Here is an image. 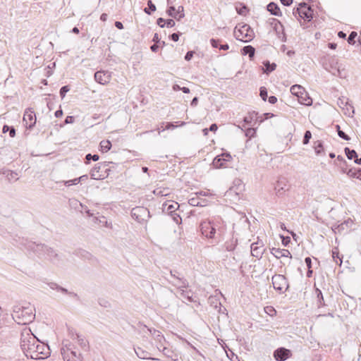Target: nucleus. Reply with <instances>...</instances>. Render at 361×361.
Returning a JSON list of instances; mask_svg holds the SVG:
<instances>
[{
	"mask_svg": "<svg viewBox=\"0 0 361 361\" xmlns=\"http://www.w3.org/2000/svg\"><path fill=\"white\" fill-rule=\"evenodd\" d=\"M102 152H107L111 148V143L109 140H104L99 144Z\"/></svg>",
	"mask_w": 361,
	"mask_h": 361,
	"instance_id": "obj_33",
	"label": "nucleus"
},
{
	"mask_svg": "<svg viewBox=\"0 0 361 361\" xmlns=\"http://www.w3.org/2000/svg\"><path fill=\"white\" fill-rule=\"evenodd\" d=\"M131 216L137 222L142 223L150 218V213L145 207H136L132 209Z\"/></svg>",
	"mask_w": 361,
	"mask_h": 361,
	"instance_id": "obj_10",
	"label": "nucleus"
},
{
	"mask_svg": "<svg viewBox=\"0 0 361 361\" xmlns=\"http://www.w3.org/2000/svg\"><path fill=\"white\" fill-rule=\"evenodd\" d=\"M76 338L78 341V343L80 346V348L85 351H87L89 349L88 341L86 340L84 336L80 335L79 334H76Z\"/></svg>",
	"mask_w": 361,
	"mask_h": 361,
	"instance_id": "obj_28",
	"label": "nucleus"
},
{
	"mask_svg": "<svg viewBox=\"0 0 361 361\" xmlns=\"http://www.w3.org/2000/svg\"><path fill=\"white\" fill-rule=\"evenodd\" d=\"M148 8H144V12L147 15H151L152 12H154L157 9L156 6L153 4L152 0L147 1Z\"/></svg>",
	"mask_w": 361,
	"mask_h": 361,
	"instance_id": "obj_39",
	"label": "nucleus"
},
{
	"mask_svg": "<svg viewBox=\"0 0 361 361\" xmlns=\"http://www.w3.org/2000/svg\"><path fill=\"white\" fill-rule=\"evenodd\" d=\"M346 174L350 177V178H356L357 176V169H348V171L346 172Z\"/></svg>",
	"mask_w": 361,
	"mask_h": 361,
	"instance_id": "obj_55",
	"label": "nucleus"
},
{
	"mask_svg": "<svg viewBox=\"0 0 361 361\" xmlns=\"http://www.w3.org/2000/svg\"><path fill=\"white\" fill-rule=\"evenodd\" d=\"M269 20H270V24L273 26V27H274L275 25H279V26L280 27V28L282 31V35H283V37H282L281 40L283 42H286V35L284 32L283 25L281 23V22L279 20H277L276 18H271V19H269Z\"/></svg>",
	"mask_w": 361,
	"mask_h": 361,
	"instance_id": "obj_35",
	"label": "nucleus"
},
{
	"mask_svg": "<svg viewBox=\"0 0 361 361\" xmlns=\"http://www.w3.org/2000/svg\"><path fill=\"white\" fill-rule=\"evenodd\" d=\"M314 150L317 155H321L324 152V147L322 141L317 140L314 142Z\"/></svg>",
	"mask_w": 361,
	"mask_h": 361,
	"instance_id": "obj_42",
	"label": "nucleus"
},
{
	"mask_svg": "<svg viewBox=\"0 0 361 361\" xmlns=\"http://www.w3.org/2000/svg\"><path fill=\"white\" fill-rule=\"evenodd\" d=\"M234 37L237 40L249 42L255 37V32L249 25L238 24L234 29Z\"/></svg>",
	"mask_w": 361,
	"mask_h": 361,
	"instance_id": "obj_6",
	"label": "nucleus"
},
{
	"mask_svg": "<svg viewBox=\"0 0 361 361\" xmlns=\"http://www.w3.org/2000/svg\"><path fill=\"white\" fill-rule=\"evenodd\" d=\"M171 276L176 280V282L173 283L174 286H180V288H187L188 282L183 278L180 276V274L177 271H170Z\"/></svg>",
	"mask_w": 361,
	"mask_h": 361,
	"instance_id": "obj_18",
	"label": "nucleus"
},
{
	"mask_svg": "<svg viewBox=\"0 0 361 361\" xmlns=\"http://www.w3.org/2000/svg\"><path fill=\"white\" fill-rule=\"evenodd\" d=\"M258 243H252L250 246L252 255L257 258L262 257L264 250L262 246L257 245Z\"/></svg>",
	"mask_w": 361,
	"mask_h": 361,
	"instance_id": "obj_24",
	"label": "nucleus"
},
{
	"mask_svg": "<svg viewBox=\"0 0 361 361\" xmlns=\"http://www.w3.org/2000/svg\"><path fill=\"white\" fill-rule=\"evenodd\" d=\"M344 152H345V154L347 158L350 160H351L353 159H355L357 157V153L356 152V151L355 149H350L348 147H345L344 149Z\"/></svg>",
	"mask_w": 361,
	"mask_h": 361,
	"instance_id": "obj_38",
	"label": "nucleus"
},
{
	"mask_svg": "<svg viewBox=\"0 0 361 361\" xmlns=\"http://www.w3.org/2000/svg\"><path fill=\"white\" fill-rule=\"evenodd\" d=\"M300 12H301V7L299 6V7L293 8V14L295 16V17L300 18V14H301Z\"/></svg>",
	"mask_w": 361,
	"mask_h": 361,
	"instance_id": "obj_63",
	"label": "nucleus"
},
{
	"mask_svg": "<svg viewBox=\"0 0 361 361\" xmlns=\"http://www.w3.org/2000/svg\"><path fill=\"white\" fill-rule=\"evenodd\" d=\"M35 309L30 303L25 305H17L13 307L12 318L18 324L25 325L35 317Z\"/></svg>",
	"mask_w": 361,
	"mask_h": 361,
	"instance_id": "obj_3",
	"label": "nucleus"
},
{
	"mask_svg": "<svg viewBox=\"0 0 361 361\" xmlns=\"http://www.w3.org/2000/svg\"><path fill=\"white\" fill-rule=\"evenodd\" d=\"M179 207V204L176 202H166L162 204V211L164 213L171 214L175 212Z\"/></svg>",
	"mask_w": 361,
	"mask_h": 361,
	"instance_id": "obj_20",
	"label": "nucleus"
},
{
	"mask_svg": "<svg viewBox=\"0 0 361 361\" xmlns=\"http://www.w3.org/2000/svg\"><path fill=\"white\" fill-rule=\"evenodd\" d=\"M305 262L308 269L312 268V259L310 257H305Z\"/></svg>",
	"mask_w": 361,
	"mask_h": 361,
	"instance_id": "obj_64",
	"label": "nucleus"
},
{
	"mask_svg": "<svg viewBox=\"0 0 361 361\" xmlns=\"http://www.w3.org/2000/svg\"><path fill=\"white\" fill-rule=\"evenodd\" d=\"M259 95L263 101H266L268 98V91L265 87L259 88Z\"/></svg>",
	"mask_w": 361,
	"mask_h": 361,
	"instance_id": "obj_46",
	"label": "nucleus"
},
{
	"mask_svg": "<svg viewBox=\"0 0 361 361\" xmlns=\"http://www.w3.org/2000/svg\"><path fill=\"white\" fill-rule=\"evenodd\" d=\"M145 328H147V331H149V333L153 336V337L157 342L161 343L162 341H165L164 336L159 331L155 329L147 328L146 326H145Z\"/></svg>",
	"mask_w": 361,
	"mask_h": 361,
	"instance_id": "obj_29",
	"label": "nucleus"
},
{
	"mask_svg": "<svg viewBox=\"0 0 361 361\" xmlns=\"http://www.w3.org/2000/svg\"><path fill=\"white\" fill-rule=\"evenodd\" d=\"M241 54L244 56L248 55L250 59L253 60L255 54V49L251 45L245 46L241 49Z\"/></svg>",
	"mask_w": 361,
	"mask_h": 361,
	"instance_id": "obj_26",
	"label": "nucleus"
},
{
	"mask_svg": "<svg viewBox=\"0 0 361 361\" xmlns=\"http://www.w3.org/2000/svg\"><path fill=\"white\" fill-rule=\"evenodd\" d=\"M137 356L140 359H148L152 360H159L158 358L149 357V353L142 350L141 348H135Z\"/></svg>",
	"mask_w": 361,
	"mask_h": 361,
	"instance_id": "obj_23",
	"label": "nucleus"
},
{
	"mask_svg": "<svg viewBox=\"0 0 361 361\" xmlns=\"http://www.w3.org/2000/svg\"><path fill=\"white\" fill-rule=\"evenodd\" d=\"M290 92L298 97V100L301 104L305 106H311L312 104V99L301 85H293L290 87Z\"/></svg>",
	"mask_w": 361,
	"mask_h": 361,
	"instance_id": "obj_7",
	"label": "nucleus"
},
{
	"mask_svg": "<svg viewBox=\"0 0 361 361\" xmlns=\"http://www.w3.org/2000/svg\"><path fill=\"white\" fill-rule=\"evenodd\" d=\"M232 159V157L228 152L222 153L220 155H217L213 160L212 164L216 169H220L225 166V164L230 161Z\"/></svg>",
	"mask_w": 361,
	"mask_h": 361,
	"instance_id": "obj_12",
	"label": "nucleus"
},
{
	"mask_svg": "<svg viewBox=\"0 0 361 361\" xmlns=\"http://www.w3.org/2000/svg\"><path fill=\"white\" fill-rule=\"evenodd\" d=\"M353 221L351 220L345 221L343 223L338 225L337 227H336L334 229V231L335 233L338 232H342L345 229V227H348L349 224H352Z\"/></svg>",
	"mask_w": 361,
	"mask_h": 361,
	"instance_id": "obj_37",
	"label": "nucleus"
},
{
	"mask_svg": "<svg viewBox=\"0 0 361 361\" xmlns=\"http://www.w3.org/2000/svg\"><path fill=\"white\" fill-rule=\"evenodd\" d=\"M315 294L317 295V304H318V307H321V306H325L326 304H325V302H324V296H323V294L322 293V290L317 288H315Z\"/></svg>",
	"mask_w": 361,
	"mask_h": 361,
	"instance_id": "obj_34",
	"label": "nucleus"
},
{
	"mask_svg": "<svg viewBox=\"0 0 361 361\" xmlns=\"http://www.w3.org/2000/svg\"><path fill=\"white\" fill-rule=\"evenodd\" d=\"M36 121L37 118L35 112L31 111L30 109H27L23 116V121L28 126L27 128L32 129L35 125Z\"/></svg>",
	"mask_w": 361,
	"mask_h": 361,
	"instance_id": "obj_17",
	"label": "nucleus"
},
{
	"mask_svg": "<svg viewBox=\"0 0 361 361\" xmlns=\"http://www.w3.org/2000/svg\"><path fill=\"white\" fill-rule=\"evenodd\" d=\"M94 80L101 85H106L111 80V73L105 71H99L94 73Z\"/></svg>",
	"mask_w": 361,
	"mask_h": 361,
	"instance_id": "obj_15",
	"label": "nucleus"
},
{
	"mask_svg": "<svg viewBox=\"0 0 361 361\" xmlns=\"http://www.w3.org/2000/svg\"><path fill=\"white\" fill-rule=\"evenodd\" d=\"M45 256H47V257L51 261H53L54 259H59V255L56 253V252L52 247H50L49 246L47 249Z\"/></svg>",
	"mask_w": 361,
	"mask_h": 361,
	"instance_id": "obj_32",
	"label": "nucleus"
},
{
	"mask_svg": "<svg viewBox=\"0 0 361 361\" xmlns=\"http://www.w3.org/2000/svg\"><path fill=\"white\" fill-rule=\"evenodd\" d=\"M271 254L276 257L277 259H279L281 257H292L291 253L289 252V250L286 249H280V248H275L273 247L271 251Z\"/></svg>",
	"mask_w": 361,
	"mask_h": 361,
	"instance_id": "obj_21",
	"label": "nucleus"
},
{
	"mask_svg": "<svg viewBox=\"0 0 361 361\" xmlns=\"http://www.w3.org/2000/svg\"><path fill=\"white\" fill-rule=\"evenodd\" d=\"M61 353L64 361H82L83 360L82 355L78 353L75 345L68 341H63Z\"/></svg>",
	"mask_w": 361,
	"mask_h": 361,
	"instance_id": "obj_5",
	"label": "nucleus"
},
{
	"mask_svg": "<svg viewBox=\"0 0 361 361\" xmlns=\"http://www.w3.org/2000/svg\"><path fill=\"white\" fill-rule=\"evenodd\" d=\"M273 287L279 293H284L288 290L289 283L288 279L282 274H275L271 278Z\"/></svg>",
	"mask_w": 361,
	"mask_h": 361,
	"instance_id": "obj_9",
	"label": "nucleus"
},
{
	"mask_svg": "<svg viewBox=\"0 0 361 361\" xmlns=\"http://www.w3.org/2000/svg\"><path fill=\"white\" fill-rule=\"evenodd\" d=\"M311 137H312L311 132L310 130H306L304 134V137H303V140H302L303 145H307L309 143Z\"/></svg>",
	"mask_w": 361,
	"mask_h": 361,
	"instance_id": "obj_48",
	"label": "nucleus"
},
{
	"mask_svg": "<svg viewBox=\"0 0 361 361\" xmlns=\"http://www.w3.org/2000/svg\"><path fill=\"white\" fill-rule=\"evenodd\" d=\"M195 54V51H188L185 55V60L189 61L192 59V58L193 57V55Z\"/></svg>",
	"mask_w": 361,
	"mask_h": 361,
	"instance_id": "obj_59",
	"label": "nucleus"
},
{
	"mask_svg": "<svg viewBox=\"0 0 361 361\" xmlns=\"http://www.w3.org/2000/svg\"><path fill=\"white\" fill-rule=\"evenodd\" d=\"M47 285L49 286V287L51 289L55 290L57 292H59V293H62L63 295H67L68 293L69 290H68V289H66V288H63V287L59 286L56 283L49 282V283H47Z\"/></svg>",
	"mask_w": 361,
	"mask_h": 361,
	"instance_id": "obj_30",
	"label": "nucleus"
},
{
	"mask_svg": "<svg viewBox=\"0 0 361 361\" xmlns=\"http://www.w3.org/2000/svg\"><path fill=\"white\" fill-rule=\"evenodd\" d=\"M299 6L301 7V14H300V18L307 21H311L313 18V9L305 2L300 3Z\"/></svg>",
	"mask_w": 361,
	"mask_h": 361,
	"instance_id": "obj_14",
	"label": "nucleus"
},
{
	"mask_svg": "<svg viewBox=\"0 0 361 361\" xmlns=\"http://www.w3.org/2000/svg\"><path fill=\"white\" fill-rule=\"evenodd\" d=\"M274 357L276 361H285L292 355L291 350L280 347L274 351Z\"/></svg>",
	"mask_w": 361,
	"mask_h": 361,
	"instance_id": "obj_13",
	"label": "nucleus"
},
{
	"mask_svg": "<svg viewBox=\"0 0 361 361\" xmlns=\"http://www.w3.org/2000/svg\"><path fill=\"white\" fill-rule=\"evenodd\" d=\"M183 11L184 8L183 6H179L177 10L174 6H171L169 7V8L166 11V13L169 16L173 17L177 19L178 20H180V19L185 17Z\"/></svg>",
	"mask_w": 361,
	"mask_h": 361,
	"instance_id": "obj_16",
	"label": "nucleus"
},
{
	"mask_svg": "<svg viewBox=\"0 0 361 361\" xmlns=\"http://www.w3.org/2000/svg\"><path fill=\"white\" fill-rule=\"evenodd\" d=\"M176 25L175 21L173 19L166 20V25L167 27H173Z\"/></svg>",
	"mask_w": 361,
	"mask_h": 361,
	"instance_id": "obj_62",
	"label": "nucleus"
},
{
	"mask_svg": "<svg viewBox=\"0 0 361 361\" xmlns=\"http://www.w3.org/2000/svg\"><path fill=\"white\" fill-rule=\"evenodd\" d=\"M63 183L66 186L75 185H78L79 183L78 178L72 179V180H63Z\"/></svg>",
	"mask_w": 361,
	"mask_h": 361,
	"instance_id": "obj_52",
	"label": "nucleus"
},
{
	"mask_svg": "<svg viewBox=\"0 0 361 361\" xmlns=\"http://www.w3.org/2000/svg\"><path fill=\"white\" fill-rule=\"evenodd\" d=\"M183 288H180V286L178 287L179 293H180V296H182L183 298H186L188 300V301H189V302H192L193 301L192 296L190 295L189 292L185 291Z\"/></svg>",
	"mask_w": 361,
	"mask_h": 361,
	"instance_id": "obj_44",
	"label": "nucleus"
},
{
	"mask_svg": "<svg viewBox=\"0 0 361 361\" xmlns=\"http://www.w3.org/2000/svg\"><path fill=\"white\" fill-rule=\"evenodd\" d=\"M210 43H211V45L214 47V48H219V47L221 46L219 44L220 43V40L219 39H210Z\"/></svg>",
	"mask_w": 361,
	"mask_h": 361,
	"instance_id": "obj_56",
	"label": "nucleus"
},
{
	"mask_svg": "<svg viewBox=\"0 0 361 361\" xmlns=\"http://www.w3.org/2000/svg\"><path fill=\"white\" fill-rule=\"evenodd\" d=\"M235 10L239 15L244 16L248 11L247 7L242 4L239 3V6H235Z\"/></svg>",
	"mask_w": 361,
	"mask_h": 361,
	"instance_id": "obj_41",
	"label": "nucleus"
},
{
	"mask_svg": "<svg viewBox=\"0 0 361 361\" xmlns=\"http://www.w3.org/2000/svg\"><path fill=\"white\" fill-rule=\"evenodd\" d=\"M262 63L264 66V72L266 74H269L276 68V64L275 63H270V61L268 60L264 61Z\"/></svg>",
	"mask_w": 361,
	"mask_h": 361,
	"instance_id": "obj_31",
	"label": "nucleus"
},
{
	"mask_svg": "<svg viewBox=\"0 0 361 361\" xmlns=\"http://www.w3.org/2000/svg\"><path fill=\"white\" fill-rule=\"evenodd\" d=\"M322 65L324 69L331 73L332 75L341 78H345V73H343L345 68L342 64L339 63L338 59L336 56L324 58Z\"/></svg>",
	"mask_w": 361,
	"mask_h": 361,
	"instance_id": "obj_4",
	"label": "nucleus"
},
{
	"mask_svg": "<svg viewBox=\"0 0 361 361\" xmlns=\"http://www.w3.org/2000/svg\"><path fill=\"white\" fill-rule=\"evenodd\" d=\"M332 257L336 264H338L339 265L342 264V259L339 257V253L338 250H332Z\"/></svg>",
	"mask_w": 361,
	"mask_h": 361,
	"instance_id": "obj_47",
	"label": "nucleus"
},
{
	"mask_svg": "<svg viewBox=\"0 0 361 361\" xmlns=\"http://www.w3.org/2000/svg\"><path fill=\"white\" fill-rule=\"evenodd\" d=\"M237 244H238V240L236 238L234 239L233 238L231 240L226 242V243H225L226 250L229 252L233 251L235 250V247L237 246Z\"/></svg>",
	"mask_w": 361,
	"mask_h": 361,
	"instance_id": "obj_36",
	"label": "nucleus"
},
{
	"mask_svg": "<svg viewBox=\"0 0 361 361\" xmlns=\"http://www.w3.org/2000/svg\"><path fill=\"white\" fill-rule=\"evenodd\" d=\"M280 238H281L282 244L286 247L288 246L290 243V238L289 236L280 235Z\"/></svg>",
	"mask_w": 361,
	"mask_h": 361,
	"instance_id": "obj_53",
	"label": "nucleus"
},
{
	"mask_svg": "<svg viewBox=\"0 0 361 361\" xmlns=\"http://www.w3.org/2000/svg\"><path fill=\"white\" fill-rule=\"evenodd\" d=\"M189 202L191 205L192 206H200V207H202L203 204H202L197 199L195 198H192L189 200Z\"/></svg>",
	"mask_w": 361,
	"mask_h": 361,
	"instance_id": "obj_57",
	"label": "nucleus"
},
{
	"mask_svg": "<svg viewBox=\"0 0 361 361\" xmlns=\"http://www.w3.org/2000/svg\"><path fill=\"white\" fill-rule=\"evenodd\" d=\"M200 231L207 238H211L219 243L223 240L226 228L220 222L204 221L200 224Z\"/></svg>",
	"mask_w": 361,
	"mask_h": 361,
	"instance_id": "obj_2",
	"label": "nucleus"
},
{
	"mask_svg": "<svg viewBox=\"0 0 361 361\" xmlns=\"http://www.w3.org/2000/svg\"><path fill=\"white\" fill-rule=\"evenodd\" d=\"M0 173L4 175L9 182H11L13 180H17L18 179V178L17 177L18 173L13 171L2 169H0Z\"/></svg>",
	"mask_w": 361,
	"mask_h": 361,
	"instance_id": "obj_25",
	"label": "nucleus"
},
{
	"mask_svg": "<svg viewBox=\"0 0 361 361\" xmlns=\"http://www.w3.org/2000/svg\"><path fill=\"white\" fill-rule=\"evenodd\" d=\"M182 35L181 32H174L171 35H170L169 38L173 40V42H178L180 36Z\"/></svg>",
	"mask_w": 361,
	"mask_h": 361,
	"instance_id": "obj_54",
	"label": "nucleus"
},
{
	"mask_svg": "<svg viewBox=\"0 0 361 361\" xmlns=\"http://www.w3.org/2000/svg\"><path fill=\"white\" fill-rule=\"evenodd\" d=\"M75 121V117L73 116H66L65 121H64V124H71V123H73Z\"/></svg>",
	"mask_w": 361,
	"mask_h": 361,
	"instance_id": "obj_60",
	"label": "nucleus"
},
{
	"mask_svg": "<svg viewBox=\"0 0 361 361\" xmlns=\"http://www.w3.org/2000/svg\"><path fill=\"white\" fill-rule=\"evenodd\" d=\"M2 132L3 133L8 132L11 137H14L16 136V129L13 126L4 125L2 128Z\"/></svg>",
	"mask_w": 361,
	"mask_h": 361,
	"instance_id": "obj_40",
	"label": "nucleus"
},
{
	"mask_svg": "<svg viewBox=\"0 0 361 361\" xmlns=\"http://www.w3.org/2000/svg\"><path fill=\"white\" fill-rule=\"evenodd\" d=\"M161 352L166 357L170 358L173 361L178 360V354L174 353L171 349L166 347H163Z\"/></svg>",
	"mask_w": 361,
	"mask_h": 361,
	"instance_id": "obj_27",
	"label": "nucleus"
},
{
	"mask_svg": "<svg viewBox=\"0 0 361 361\" xmlns=\"http://www.w3.org/2000/svg\"><path fill=\"white\" fill-rule=\"evenodd\" d=\"M70 90V88L68 85H64L61 87L59 94L61 99H63L66 94V93Z\"/></svg>",
	"mask_w": 361,
	"mask_h": 361,
	"instance_id": "obj_51",
	"label": "nucleus"
},
{
	"mask_svg": "<svg viewBox=\"0 0 361 361\" xmlns=\"http://www.w3.org/2000/svg\"><path fill=\"white\" fill-rule=\"evenodd\" d=\"M22 244L24 247L27 250L32 251L39 257H44L48 246L43 243H36L35 242L30 241L27 239H23Z\"/></svg>",
	"mask_w": 361,
	"mask_h": 361,
	"instance_id": "obj_8",
	"label": "nucleus"
},
{
	"mask_svg": "<svg viewBox=\"0 0 361 361\" xmlns=\"http://www.w3.org/2000/svg\"><path fill=\"white\" fill-rule=\"evenodd\" d=\"M112 162H103L97 164L91 170L90 176L92 179L100 180L104 178V175L100 174V172L104 171L108 173L110 169L108 168L109 165ZM109 173H107V176Z\"/></svg>",
	"mask_w": 361,
	"mask_h": 361,
	"instance_id": "obj_11",
	"label": "nucleus"
},
{
	"mask_svg": "<svg viewBox=\"0 0 361 361\" xmlns=\"http://www.w3.org/2000/svg\"><path fill=\"white\" fill-rule=\"evenodd\" d=\"M157 24L160 27H165V25H166V20L163 18H159L157 20Z\"/></svg>",
	"mask_w": 361,
	"mask_h": 361,
	"instance_id": "obj_58",
	"label": "nucleus"
},
{
	"mask_svg": "<svg viewBox=\"0 0 361 361\" xmlns=\"http://www.w3.org/2000/svg\"><path fill=\"white\" fill-rule=\"evenodd\" d=\"M173 220L176 222L177 224H180L182 222V219L180 216L178 214L176 213V212L172 213L170 214Z\"/></svg>",
	"mask_w": 361,
	"mask_h": 361,
	"instance_id": "obj_50",
	"label": "nucleus"
},
{
	"mask_svg": "<svg viewBox=\"0 0 361 361\" xmlns=\"http://www.w3.org/2000/svg\"><path fill=\"white\" fill-rule=\"evenodd\" d=\"M68 335L71 337L72 339H75V336H76V331L73 328L68 327Z\"/></svg>",
	"mask_w": 361,
	"mask_h": 361,
	"instance_id": "obj_61",
	"label": "nucleus"
},
{
	"mask_svg": "<svg viewBox=\"0 0 361 361\" xmlns=\"http://www.w3.org/2000/svg\"><path fill=\"white\" fill-rule=\"evenodd\" d=\"M276 195L280 196L283 192L288 190V187L287 185V180L285 178H280L276 183L275 188H274Z\"/></svg>",
	"mask_w": 361,
	"mask_h": 361,
	"instance_id": "obj_19",
	"label": "nucleus"
},
{
	"mask_svg": "<svg viewBox=\"0 0 361 361\" xmlns=\"http://www.w3.org/2000/svg\"><path fill=\"white\" fill-rule=\"evenodd\" d=\"M336 131L338 133V135L345 140H350V137L349 135H348L345 133H344L341 129V127L339 125H336Z\"/></svg>",
	"mask_w": 361,
	"mask_h": 361,
	"instance_id": "obj_43",
	"label": "nucleus"
},
{
	"mask_svg": "<svg viewBox=\"0 0 361 361\" xmlns=\"http://www.w3.org/2000/svg\"><path fill=\"white\" fill-rule=\"evenodd\" d=\"M357 36L356 32H351L348 37V42L350 44H354L355 43V38Z\"/></svg>",
	"mask_w": 361,
	"mask_h": 361,
	"instance_id": "obj_49",
	"label": "nucleus"
},
{
	"mask_svg": "<svg viewBox=\"0 0 361 361\" xmlns=\"http://www.w3.org/2000/svg\"><path fill=\"white\" fill-rule=\"evenodd\" d=\"M267 11L273 16H281V12L279 6L274 2H270L267 6Z\"/></svg>",
	"mask_w": 361,
	"mask_h": 361,
	"instance_id": "obj_22",
	"label": "nucleus"
},
{
	"mask_svg": "<svg viewBox=\"0 0 361 361\" xmlns=\"http://www.w3.org/2000/svg\"><path fill=\"white\" fill-rule=\"evenodd\" d=\"M20 348L27 357L33 360H43L51 354L49 346L41 343L30 329L21 333Z\"/></svg>",
	"mask_w": 361,
	"mask_h": 361,
	"instance_id": "obj_1",
	"label": "nucleus"
},
{
	"mask_svg": "<svg viewBox=\"0 0 361 361\" xmlns=\"http://www.w3.org/2000/svg\"><path fill=\"white\" fill-rule=\"evenodd\" d=\"M99 156L98 154H87L85 156V159H86L85 164H90L91 160H92L94 161H97L99 160Z\"/></svg>",
	"mask_w": 361,
	"mask_h": 361,
	"instance_id": "obj_45",
	"label": "nucleus"
}]
</instances>
